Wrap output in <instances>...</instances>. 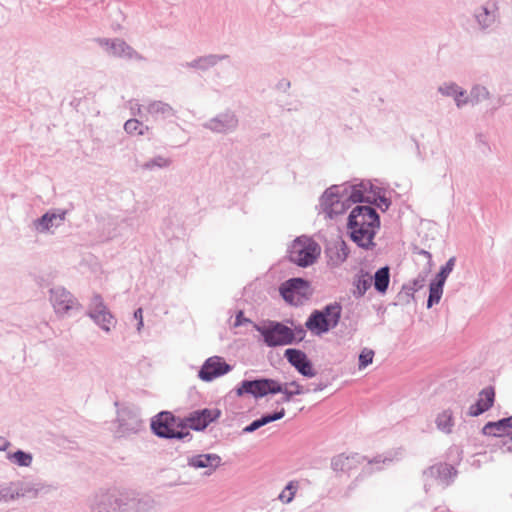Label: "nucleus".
Listing matches in <instances>:
<instances>
[{
	"label": "nucleus",
	"mask_w": 512,
	"mask_h": 512,
	"mask_svg": "<svg viewBox=\"0 0 512 512\" xmlns=\"http://www.w3.org/2000/svg\"><path fill=\"white\" fill-rule=\"evenodd\" d=\"M348 254V247L342 240L335 241L326 248L328 264L334 267L339 266L345 262Z\"/></svg>",
	"instance_id": "2eb2a0df"
},
{
	"label": "nucleus",
	"mask_w": 512,
	"mask_h": 512,
	"mask_svg": "<svg viewBox=\"0 0 512 512\" xmlns=\"http://www.w3.org/2000/svg\"><path fill=\"white\" fill-rule=\"evenodd\" d=\"M51 301L55 311L59 314H65L69 310L77 307L76 301L72 295L64 289L58 288L51 291Z\"/></svg>",
	"instance_id": "9b49d317"
},
{
	"label": "nucleus",
	"mask_w": 512,
	"mask_h": 512,
	"mask_svg": "<svg viewBox=\"0 0 512 512\" xmlns=\"http://www.w3.org/2000/svg\"><path fill=\"white\" fill-rule=\"evenodd\" d=\"M256 329L264 337V341L268 346L287 345L294 340L292 329L281 323H271L269 326H257Z\"/></svg>",
	"instance_id": "423d86ee"
},
{
	"label": "nucleus",
	"mask_w": 512,
	"mask_h": 512,
	"mask_svg": "<svg viewBox=\"0 0 512 512\" xmlns=\"http://www.w3.org/2000/svg\"><path fill=\"white\" fill-rule=\"evenodd\" d=\"M436 424L439 430L444 433H451L452 428L454 426L452 412L450 410H445L441 412L436 419Z\"/></svg>",
	"instance_id": "aec40b11"
},
{
	"label": "nucleus",
	"mask_w": 512,
	"mask_h": 512,
	"mask_svg": "<svg viewBox=\"0 0 512 512\" xmlns=\"http://www.w3.org/2000/svg\"><path fill=\"white\" fill-rule=\"evenodd\" d=\"M321 248L313 239L302 236L293 241L289 257L290 260L301 267L312 265L320 256Z\"/></svg>",
	"instance_id": "7ed1b4c3"
},
{
	"label": "nucleus",
	"mask_w": 512,
	"mask_h": 512,
	"mask_svg": "<svg viewBox=\"0 0 512 512\" xmlns=\"http://www.w3.org/2000/svg\"><path fill=\"white\" fill-rule=\"evenodd\" d=\"M279 292L290 305L298 306L306 302L311 294L310 283L302 278H292L281 284Z\"/></svg>",
	"instance_id": "20e7f679"
},
{
	"label": "nucleus",
	"mask_w": 512,
	"mask_h": 512,
	"mask_svg": "<svg viewBox=\"0 0 512 512\" xmlns=\"http://www.w3.org/2000/svg\"><path fill=\"white\" fill-rule=\"evenodd\" d=\"M374 358V351L368 348H364L359 355V369L366 368L372 363Z\"/></svg>",
	"instance_id": "cd10ccee"
},
{
	"label": "nucleus",
	"mask_w": 512,
	"mask_h": 512,
	"mask_svg": "<svg viewBox=\"0 0 512 512\" xmlns=\"http://www.w3.org/2000/svg\"><path fill=\"white\" fill-rule=\"evenodd\" d=\"M169 164H170V161L168 159L163 158V157H158L155 160H153L152 162L146 163L145 167L146 168H151L153 166L166 167Z\"/></svg>",
	"instance_id": "2f4dec72"
},
{
	"label": "nucleus",
	"mask_w": 512,
	"mask_h": 512,
	"mask_svg": "<svg viewBox=\"0 0 512 512\" xmlns=\"http://www.w3.org/2000/svg\"><path fill=\"white\" fill-rule=\"evenodd\" d=\"M220 415V410L216 408L197 410L185 418V426L193 430L201 431L204 430L211 422L218 419Z\"/></svg>",
	"instance_id": "6e6552de"
},
{
	"label": "nucleus",
	"mask_w": 512,
	"mask_h": 512,
	"mask_svg": "<svg viewBox=\"0 0 512 512\" xmlns=\"http://www.w3.org/2000/svg\"><path fill=\"white\" fill-rule=\"evenodd\" d=\"M340 317V305H328L322 311H314L307 319L305 325L313 334L321 335L336 327Z\"/></svg>",
	"instance_id": "f03ea898"
},
{
	"label": "nucleus",
	"mask_w": 512,
	"mask_h": 512,
	"mask_svg": "<svg viewBox=\"0 0 512 512\" xmlns=\"http://www.w3.org/2000/svg\"><path fill=\"white\" fill-rule=\"evenodd\" d=\"M444 283L440 281H435L430 284L429 298H428V307H432L434 304H437L442 296Z\"/></svg>",
	"instance_id": "4be33fe9"
},
{
	"label": "nucleus",
	"mask_w": 512,
	"mask_h": 512,
	"mask_svg": "<svg viewBox=\"0 0 512 512\" xmlns=\"http://www.w3.org/2000/svg\"><path fill=\"white\" fill-rule=\"evenodd\" d=\"M151 427L156 435L165 438H183L188 434L170 412L159 413L152 421Z\"/></svg>",
	"instance_id": "39448f33"
},
{
	"label": "nucleus",
	"mask_w": 512,
	"mask_h": 512,
	"mask_svg": "<svg viewBox=\"0 0 512 512\" xmlns=\"http://www.w3.org/2000/svg\"><path fill=\"white\" fill-rule=\"evenodd\" d=\"M221 462V458L216 454L198 455L191 459L190 464L195 468H209L210 472L214 471Z\"/></svg>",
	"instance_id": "dca6fc26"
},
{
	"label": "nucleus",
	"mask_w": 512,
	"mask_h": 512,
	"mask_svg": "<svg viewBox=\"0 0 512 512\" xmlns=\"http://www.w3.org/2000/svg\"><path fill=\"white\" fill-rule=\"evenodd\" d=\"M448 95H453L455 97V100H456V103H457V106L460 107L462 106L463 104L466 103V100H462L461 97L464 95V92L462 91H457V88L454 87V86H451L448 88V91L446 92Z\"/></svg>",
	"instance_id": "7c9ffc66"
},
{
	"label": "nucleus",
	"mask_w": 512,
	"mask_h": 512,
	"mask_svg": "<svg viewBox=\"0 0 512 512\" xmlns=\"http://www.w3.org/2000/svg\"><path fill=\"white\" fill-rule=\"evenodd\" d=\"M284 415H285V410L282 408L280 411H278L272 415L263 416L262 418L255 420L250 425L246 426L244 428V432H253L272 421H276V420L283 418Z\"/></svg>",
	"instance_id": "a211bd4d"
},
{
	"label": "nucleus",
	"mask_w": 512,
	"mask_h": 512,
	"mask_svg": "<svg viewBox=\"0 0 512 512\" xmlns=\"http://www.w3.org/2000/svg\"><path fill=\"white\" fill-rule=\"evenodd\" d=\"M285 357L302 375L307 377H313L315 375L311 362L301 350L287 349L285 351Z\"/></svg>",
	"instance_id": "9d476101"
},
{
	"label": "nucleus",
	"mask_w": 512,
	"mask_h": 512,
	"mask_svg": "<svg viewBox=\"0 0 512 512\" xmlns=\"http://www.w3.org/2000/svg\"><path fill=\"white\" fill-rule=\"evenodd\" d=\"M455 266V257H451L447 263L445 264V266H443L440 270V272L438 273L437 275V281H440L442 283H445L448 275L451 273V271L453 270Z\"/></svg>",
	"instance_id": "bb28decb"
},
{
	"label": "nucleus",
	"mask_w": 512,
	"mask_h": 512,
	"mask_svg": "<svg viewBox=\"0 0 512 512\" xmlns=\"http://www.w3.org/2000/svg\"><path fill=\"white\" fill-rule=\"evenodd\" d=\"M281 389L279 383L273 379H259L253 381H243L241 386L237 389V395L241 396L244 393L253 395L254 397H263L267 394H276Z\"/></svg>",
	"instance_id": "0eeeda50"
},
{
	"label": "nucleus",
	"mask_w": 512,
	"mask_h": 512,
	"mask_svg": "<svg viewBox=\"0 0 512 512\" xmlns=\"http://www.w3.org/2000/svg\"><path fill=\"white\" fill-rule=\"evenodd\" d=\"M124 129L128 134L131 135H143L148 130L147 126H144L137 119H129L124 125Z\"/></svg>",
	"instance_id": "5701e85b"
},
{
	"label": "nucleus",
	"mask_w": 512,
	"mask_h": 512,
	"mask_svg": "<svg viewBox=\"0 0 512 512\" xmlns=\"http://www.w3.org/2000/svg\"><path fill=\"white\" fill-rule=\"evenodd\" d=\"M330 196H332V193H331V192H329V191H327V192L325 193V201H327V200H328V198H329Z\"/></svg>",
	"instance_id": "f704fd0d"
},
{
	"label": "nucleus",
	"mask_w": 512,
	"mask_h": 512,
	"mask_svg": "<svg viewBox=\"0 0 512 512\" xmlns=\"http://www.w3.org/2000/svg\"><path fill=\"white\" fill-rule=\"evenodd\" d=\"M482 432L484 435L493 437L508 436L512 440V416L503 418L496 422H488L484 425Z\"/></svg>",
	"instance_id": "f8f14e48"
},
{
	"label": "nucleus",
	"mask_w": 512,
	"mask_h": 512,
	"mask_svg": "<svg viewBox=\"0 0 512 512\" xmlns=\"http://www.w3.org/2000/svg\"><path fill=\"white\" fill-rule=\"evenodd\" d=\"M380 226L379 215L370 206L355 207L348 220V231L354 243L363 249L375 246L374 238Z\"/></svg>",
	"instance_id": "f257e3e1"
},
{
	"label": "nucleus",
	"mask_w": 512,
	"mask_h": 512,
	"mask_svg": "<svg viewBox=\"0 0 512 512\" xmlns=\"http://www.w3.org/2000/svg\"><path fill=\"white\" fill-rule=\"evenodd\" d=\"M495 400V390L493 387H486L480 391L477 402L469 409L470 416H478L489 410Z\"/></svg>",
	"instance_id": "ddd939ff"
},
{
	"label": "nucleus",
	"mask_w": 512,
	"mask_h": 512,
	"mask_svg": "<svg viewBox=\"0 0 512 512\" xmlns=\"http://www.w3.org/2000/svg\"><path fill=\"white\" fill-rule=\"evenodd\" d=\"M11 459L14 460L20 466H29L32 462V457L30 454H27L23 451H17L12 456Z\"/></svg>",
	"instance_id": "c85d7f7f"
},
{
	"label": "nucleus",
	"mask_w": 512,
	"mask_h": 512,
	"mask_svg": "<svg viewBox=\"0 0 512 512\" xmlns=\"http://www.w3.org/2000/svg\"><path fill=\"white\" fill-rule=\"evenodd\" d=\"M349 199L353 203L368 201V199L364 196L361 187H353L352 191H351V193L349 195Z\"/></svg>",
	"instance_id": "c756f323"
},
{
	"label": "nucleus",
	"mask_w": 512,
	"mask_h": 512,
	"mask_svg": "<svg viewBox=\"0 0 512 512\" xmlns=\"http://www.w3.org/2000/svg\"><path fill=\"white\" fill-rule=\"evenodd\" d=\"M371 282L372 278L368 274L360 275L355 281L357 293L362 296L371 286Z\"/></svg>",
	"instance_id": "a878e982"
},
{
	"label": "nucleus",
	"mask_w": 512,
	"mask_h": 512,
	"mask_svg": "<svg viewBox=\"0 0 512 512\" xmlns=\"http://www.w3.org/2000/svg\"><path fill=\"white\" fill-rule=\"evenodd\" d=\"M245 322H249V320L244 317L243 311H239L236 315L235 326H240Z\"/></svg>",
	"instance_id": "72a5a7b5"
},
{
	"label": "nucleus",
	"mask_w": 512,
	"mask_h": 512,
	"mask_svg": "<svg viewBox=\"0 0 512 512\" xmlns=\"http://www.w3.org/2000/svg\"><path fill=\"white\" fill-rule=\"evenodd\" d=\"M298 490V482L290 481L279 495L283 503H290Z\"/></svg>",
	"instance_id": "b1692460"
},
{
	"label": "nucleus",
	"mask_w": 512,
	"mask_h": 512,
	"mask_svg": "<svg viewBox=\"0 0 512 512\" xmlns=\"http://www.w3.org/2000/svg\"><path fill=\"white\" fill-rule=\"evenodd\" d=\"M231 370V366L227 364L223 358L212 356L208 358L199 371V378L203 381H212Z\"/></svg>",
	"instance_id": "1a4fd4ad"
},
{
	"label": "nucleus",
	"mask_w": 512,
	"mask_h": 512,
	"mask_svg": "<svg viewBox=\"0 0 512 512\" xmlns=\"http://www.w3.org/2000/svg\"><path fill=\"white\" fill-rule=\"evenodd\" d=\"M390 282V274H389V268L383 267L380 268L374 276V287L375 289L380 292L384 293L386 292L388 285Z\"/></svg>",
	"instance_id": "6ab92c4d"
},
{
	"label": "nucleus",
	"mask_w": 512,
	"mask_h": 512,
	"mask_svg": "<svg viewBox=\"0 0 512 512\" xmlns=\"http://www.w3.org/2000/svg\"><path fill=\"white\" fill-rule=\"evenodd\" d=\"M90 315L105 331H109L111 327L115 326L114 317L103 306L100 297L94 298V308Z\"/></svg>",
	"instance_id": "4468645a"
},
{
	"label": "nucleus",
	"mask_w": 512,
	"mask_h": 512,
	"mask_svg": "<svg viewBox=\"0 0 512 512\" xmlns=\"http://www.w3.org/2000/svg\"><path fill=\"white\" fill-rule=\"evenodd\" d=\"M290 386H295V389H291L288 386H282L281 384H279V388L281 390L278 391V393H282L284 395L285 402H289L294 395H299L303 393V388L299 383L291 382Z\"/></svg>",
	"instance_id": "393cba45"
},
{
	"label": "nucleus",
	"mask_w": 512,
	"mask_h": 512,
	"mask_svg": "<svg viewBox=\"0 0 512 512\" xmlns=\"http://www.w3.org/2000/svg\"><path fill=\"white\" fill-rule=\"evenodd\" d=\"M111 54L118 57H133L135 52L122 40H115L110 45Z\"/></svg>",
	"instance_id": "412c9836"
},
{
	"label": "nucleus",
	"mask_w": 512,
	"mask_h": 512,
	"mask_svg": "<svg viewBox=\"0 0 512 512\" xmlns=\"http://www.w3.org/2000/svg\"><path fill=\"white\" fill-rule=\"evenodd\" d=\"M64 220V214L46 213L38 221V230L48 231L53 226H59Z\"/></svg>",
	"instance_id": "f3484780"
},
{
	"label": "nucleus",
	"mask_w": 512,
	"mask_h": 512,
	"mask_svg": "<svg viewBox=\"0 0 512 512\" xmlns=\"http://www.w3.org/2000/svg\"><path fill=\"white\" fill-rule=\"evenodd\" d=\"M284 386H288L291 389H295V386H290V383L285 384Z\"/></svg>",
	"instance_id": "c9c22d12"
},
{
	"label": "nucleus",
	"mask_w": 512,
	"mask_h": 512,
	"mask_svg": "<svg viewBox=\"0 0 512 512\" xmlns=\"http://www.w3.org/2000/svg\"><path fill=\"white\" fill-rule=\"evenodd\" d=\"M134 317L138 320V330H140L141 327L143 326V310H142V308H138L135 311Z\"/></svg>",
	"instance_id": "473e14b6"
}]
</instances>
